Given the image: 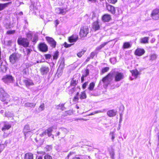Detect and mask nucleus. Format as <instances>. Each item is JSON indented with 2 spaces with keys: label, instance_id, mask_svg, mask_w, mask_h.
I'll return each mask as SVG.
<instances>
[{
  "label": "nucleus",
  "instance_id": "obj_1",
  "mask_svg": "<svg viewBox=\"0 0 159 159\" xmlns=\"http://www.w3.org/2000/svg\"><path fill=\"white\" fill-rule=\"evenodd\" d=\"M113 77L112 73L109 72L102 78L101 81L103 84L104 87L107 88L108 85L111 84L112 80Z\"/></svg>",
  "mask_w": 159,
  "mask_h": 159
},
{
  "label": "nucleus",
  "instance_id": "obj_2",
  "mask_svg": "<svg viewBox=\"0 0 159 159\" xmlns=\"http://www.w3.org/2000/svg\"><path fill=\"white\" fill-rule=\"evenodd\" d=\"M0 99L6 103H7L10 100V95L2 88H0Z\"/></svg>",
  "mask_w": 159,
  "mask_h": 159
},
{
  "label": "nucleus",
  "instance_id": "obj_3",
  "mask_svg": "<svg viewBox=\"0 0 159 159\" xmlns=\"http://www.w3.org/2000/svg\"><path fill=\"white\" fill-rule=\"evenodd\" d=\"M89 28L88 26L85 25L81 26L80 28L79 35L81 39L86 37L89 33Z\"/></svg>",
  "mask_w": 159,
  "mask_h": 159
},
{
  "label": "nucleus",
  "instance_id": "obj_4",
  "mask_svg": "<svg viewBox=\"0 0 159 159\" xmlns=\"http://www.w3.org/2000/svg\"><path fill=\"white\" fill-rule=\"evenodd\" d=\"M17 43L19 45L24 47H28L29 46L30 42L29 40L25 38L19 37L17 40Z\"/></svg>",
  "mask_w": 159,
  "mask_h": 159
},
{
  "label": "nucleus",
  "instance_id": "obj_5",
  "mask_svg": "<svg viewBox=\"0 0 159 159\" xmlns=\"http://www.w3.org/2000/svg\"><path fill=\"white\" fill-rule=\"evenodd\" d=\"M2 80L5 83L7 84L13 83L14 80L13 77L9 74H7L3 76Z\"/></svg>",
  "mask_w": 159,
  "mask_h": 159
},
{
  "label": "nucleus",
  "instance_id": "obj_6",
  "mask_svg": "<svg viewBox=\"0 0 159 159\" xmlns=\"http://www.w3.org/2000/svg\"><path fill=\"white\" fill-rule=\"evenodd\" d=\"M38 48L40 51L44 52L48 50V46L44 42L40 43L38 45Z\"/></svg>",
  "mask_w": 159,
  "mask_h": 159
},
{
  "label": "nucleus",
  "instance_id": "obj_7",
  "mask_svg": "<svg viewBox=\"0 0 159 159\" xmlns=\"http://www.w3.org/2000/svg\"><path fill=\"white\" fill-rule=\"evenodd\" d=\"M19 55L17 53H13L11 54L9 57L10 62L12 64H15L19 59Z\"/></svg>",
  "mask_w": 159,
  "mask_h": 159
},
{
  "label": "nucleus",
  "instance_id": "obj_8",
  "mask_svg": "<svg viewBox=\"0 0 159 159\" xmlns=\"http://www.w3.org/2000/svg\"><path fill=\"white\" fill-rule=\"evenodd\" d=\"M45 39L51 47L52 48H55L56 47L57 42L52 38L46 36L45 37Z\"/></svg>",
  "mask_w": 159,
  "mask_h": 159
},
{
  "label": "nucleus",
  "instance_id": "obj_9",
  "mask_svg": "<svg viewBox=\"0 0 159 159\" xmlns=\"http://www.w3.org/2000/svg\"><path fill=\"white\" fill-rule=\"evenodd\" d=\"M151 16L154 20L159 19V9L156 8L153 9L151 14Z\"/></svg>",
  "mask_w": 159,
  "mask_h": 159
},
{
  "label": "nucleus",
  "instance_id": "obj_10",
  "mask_svg": "<svg viewBox=\"0 0 159 159\" xmlns=\"http://www.w3.org/2000/svg\"><path fill=\"white\" fill-rule=\"evenodd\" d=\"M124 78V75L123 73L117 71L114 75V80L115 82H118L123 79Z\"/></svg>",
  "mask_w": 159,
  "mask_h": 159
},
{
  "label": "nucleus",
  "instance_id": "obj_11",
  "mask_svg": "<svg viewBox=\"0 0 159 159\" xmlns=\"http://www.w3.org/2000/svg\"><path fill=\"white\" fill-rule=\"evenodd\" d=\"M78 36L76 34H73L68 38V40L70 43L76 42L78 39Z\"/></svg>",
  "mask_w": 159,
  "mask_h": 159
},
{
  "label": "nucleus",
  "instance_id": "obj_12",
  "mask_svg": "<svg viewBox=\"0 0 159 159\" xmlns=\"http://www.w3.org/2000/svg\"><path fill=\"white\" fill-rule=\"evenodd\" d=\"M145 52V50L143 48H137L134 51V54L136 56L140 57L144 54Z\"/></svg>",
  "mask_w": 159,
  "mask_h": 159
},
{
  "label": "nucleus",
  "instance_id": "obj_13",
  "mask_svg": "<svg viewBox=\"0 0 159 159\" xmlns=\"http://www.w3.org/2000/svg\"><path fill=\"white\" fill-rule=\"evenodd\" d=\"M39 70L42 75H46L49 72V68L48 66H43L40 68Z\"/></svg>",
  "mask_w": 159,
  "mask_h": 159
},
{
  "label": "nucleus",
  "instance_id": "obj_14",
  "mask_svg": "<svg viewBox=\"0 0 159 159\" xmlns=\"http://www.w3.org/2000/svg\"><path fill=\"white\" fill-rule=\"evenodd\" d=\"M106 8L107 11L113 14H115L116 13V8L113 6L109 4H106Z\"/></svg>",
  "mask_w": 159,
  "mask_h": 159
},
{
  "label": "nucleus",
  "instance_id": "obj_15",
  "mask_svg": "<svg viewBox=\"0 0 159 159\" xmlns=\"http://www.w3.org/2000/svg\"><path fill=\"white\" fill-rule=\"evenodd\" d=\"M101 19L103 22H108L111 20V17L110 14H105L102 16Z\"/></svg>",
  "mask_w": 159,
  "mask_h": 159
},
{
  "label": "nucleus",
  "instance_id": "obj_16",
  "mask_svg": "<svg viewBox=\"0 0 159 159\" xmlns=\"http://www.w3.org/2000/svg\"><path fill=\"white\" fill-rule=\"evenodd\" d=\"M117 111L114 109H111L107 112V114L109 117H112L115 116L117 114Z\"/></svg>",
  "mask_w": 159,
  "mask_h": 159
},
{
  "label": "nucleus",
  "instance_id": "obj_17",
  "mask_svg": "<svg viewBox=\"0 0 159 159\" xmlns=\"http://www.w3.org/2000/svg\"><path fill=\"white\" fill-rule=\"evenodd\" d=\"M92 28L96 31L99 30L100 29V26L99 23V22L96 21L94 22L92 25Z\"/></svg>",
  "mask_w": 159,
  "mask_h": 159
},
{
  "label": "nucleus",
  "instance_id": "obj_18",
  "mask_svg": "<svg viewBox=\"0 0 159 159\" xmlns=\"http://www.w3.org/2000/svg\"><path fill=\"white\" fill-rule=\"evenodd\" d=\"M132 75L134 76L135 78H137L138 76L140 74L139 71L136 69L130 70Z\"/></svg>",
  "mask_w": 159,
  "mask_h": 159
},
{
  "label": "nucleus",
  "instance_id": "obj_19",
  "mask_svg": "<svg viewBox=\"0 0 159 159\" xmlns=\"http://www.w3.org/2000/svg\"><path fill=\"white\" fill-rule=\"evenodd\" d=\"M11 4V2H9L3 3H0V11L3 10L4 8L7 7L9 5Z\"/></svg>",
  "mask_w": 159,
  "mask_h": 159
},
{
  "label": "nucleus",
  "instance_id": "obj_20",
  "mask_svg": "<svg viewBox=\"0 0 159 159\" xmlns=\"http://www.w3.org/2000/svg\"><path fill=\"white\" fill-rule=\"evenodd\" d=\"M24 159H34L33 154L30 152L26 153L24 157Z\"/></svg>",
  "mask_w": 159,
  "mask_h": 159
},
{
  "label": "nucleus",
  "instance_id": "obj_21",
  "mask_svg": "<svg viewBox=\"0 0 159 159\" xmlns=\"http://www.w3.org/2000/svg\"><path fill=\"white\" fill-rule=\"evenodd\" d=\"M23 82L25 84L26 86L28 87L30 85L34 84L32 80H25L23 81Z\"/></svg>",
  "mask_w": 159,
  "mask_h": 159
},
{
  "label": "nucleus",
  "instance_id": "obj_22",
  "mask_svg": "<svg viewBox=\"0 0 159 159\" xmlns=\"http://www.w3.org/2000/svg\"><path fill=\"white\" fill-rule=\"evenodd\" d=\"M30 127L28 125H25L24 128L23 132L25 136H26L28 133L30 132Z\"/></svg>",
  "mask_w": 159,
  "mask_h": 159
},
{
  "label": "nucleus",
  "instance_id": "obj_23",
  "mask_svg": "<svg viewBox=\"0 0 159 159\" xmlns=\"http://www.w3.org/2000/svg\"><path fill=\"white\" fill-rule=\"evenodd\" d=\"M149 37H145L141 38L140 39V42L142 44H146L148 43Z\"/></svg>",
  "mask_w": 159,
  "mask_h": 159
},
{
  "label": "nucleus",
  "instance_id": "obj_24",
  "mask_svg": "<svg viewBox=\"0 0 159 159\" xmlns=\"http://www.w3.org/2000/svg\"><path fill=\"white\" fill-rule=\"evenodd\" d=\"M79 92H77L76 95L72 98V101L74 103H76L79 102Z\"/></svg>",
  "mask_w": 159,
  "mask_h": 159
},
{
  "label": "nucleus",
  "instance_id": "obj_25",
  "mask_svg": "<svg viewBox=\"0 0 159 159\" xmlns=\"http://www.w3.org/2000/svg\"><path fill=\"white\" fill-rule=\"evenodd\" d=\"M11 127V125L10 124L8 123L5 124L4 125L1 129L2 131H4L9 129Z\"/></svg>",
  "mask_w": 159,
  "mask_h": 159
},
{
  "label": "nucleus",
  "instance_id": "obj_26",
  "mask_svg": "<svg viewBox=\"0 0 159 159\" xmlns=\"http://www.w3.org/2000/svg\"><path fill=\"white\" fill-rule=\"evenodd\" d=\"M53 130V127H50L48 128L45 130L46 131V134H47L48 137H50L52 135V132Z\"/></svg>",
  "mask_w": 159,
  "mask_h": 159
},
{
  "label": "nucleus",
  "instance_id": "obj_27",
  "mask_svg": "<svg viewBox=\"0 0 159 159\" xmlns=\"http://www.w3.org/2000/svg\"><path fill=\"white\" fill-rule=\"evenodd\" d=\"M131 47V44L129 42H125L123 43L122 48L123 49H127Z\"/></svg>",
  "mask_w": 159,
  "mask_h": 159
},
{
  "label": "nucleus",
  "instance_id": "obj_28",
  "mask_svg": "<svg viewBox=\"0 0 159 159\" xmlns=\"http://www.w3.org/2000/svg\"><path fill=\"white\" fill-rule=\"evenodd\" d=\"M78 83V80H75L74 78L71 79L70 85L71 86H75Z\"/></svg>",
  "mask_w": 159,
  "mask_h": 159
},
{
  "label": "nucleus",
  "instance_id": "obj_29",
  "mask_svg": "<svg viewBox=\"0 0 159 159\" xmlns=\"http://www.w3.org/2000/svg\"><path fill=\"white\" fill-rule=\"evenodd\" d=\"M80 98L82 100L86 98L87 95L85 91H84L81 92L80 95Z\"/></svg>",
  "mask_w": 159,
  "mask_h": 159
},
{
  "label": "nucleus",
  "instance_id": "obj_30",
  "mask_svg": "<svg viewBox=\"0 0 159 159\" xmlns=\"http://www.w3.org/2000/svg\"><path fill=\"white\" fill-rule=\"evenodd\" d=\"M110 68L108 67H106L102 69L100 71V74L102 75L107 72L109 70Z\"/></svg>",
  "mask_w": 159,
  "mask_h": 159
},
{
  "label": "nucleus",
  "instance_id": "obj_31",
  "mask_svg": "<svg viewBox=\"0 0 159 159\" xmlns=\"http://www.w3.org/2000/svg\"><path fill=\"white\" fill-rule=\"evenodd\" d=\"M59 56V52L58 51H56L54 52L53 55V60H57Z\"/></svg>",
  "mask_w": 159,
  "mask_h": 159
},
{
  "label": "nucleus",
  "instance_id": "obj_32",
  "mask_svg": "<svg viewBox=\"0 0 159 159\" xmlns=\"http://www.w3.org/2000/svg\"><path fill=\"white\" fill-rule=\"evenodd\" d=\"M86 51V49H83L81 51L77 53V55L80 58L84 54Z\"/></svg>",
  "mask_w": 159,
  "mask_h": 159
},
{
  "label": "nucleus",
  "instance_id": "obj_33",
  "mask_svg": "<svg viewBox=\"0 0 159 159\" xmlns=\"http://www.w3.org/2000/svg\"><path fill=\"white\" fill-rule=\"evenodd\" d=\"M107 43V42H105V43L102 44L99 46L97 47L96 48L95 50L97 51H99L102 48H103Z\"/></svg>",
  "mask_w": 159,
  "mask_h": 159
},
{
  "label": "nucleus",
  "instance_id": "obj_34",
  "mask_svg": "<svg viewBox=\"0 0 159 159\" xmlns=\"http://www.w3.org/2000/svg\"><path fill=\"white\" fill-rule=\"evenodd\" d=\"M95 85V84L94 82H92L90 83L88 88L89 90L90 91L93 90Z\"/></svg>",
  "mask_w": 159,
  "mask_h": 159
},
{
  "label": "nucleus",
  "instance_id": "obj_35",
  "mask_svg": "<svg viewBox=\"0 0 159 159\" xmlns=\"http://www.w3.org/2000/svg\"><path fill=\"white\" fill-rule=\"evenodd\" d=\"M58 9L59 11V12L58 13L59 14L64 15L67 11V10H66V8L63 9L59 8Z\"/></svg>",
  "mask_w": 159,
  "mask_h": 159
},
{
  "label": "nucleus",
  "instance_id": "obj_36",
  "mask_svg": "<svg viewBox=\"0 0 159 159\" xmlns=\"http://www.w3.org/2000/svg\"><path fill=\"white\" fill-rule=\"evenodd\" d=\"M35 104L32 103L27 102L25 104V106L26 107H34Z\"/></svg>",
  "mask_w": 159,
  "mask_h": 159
},
{
  "label": "nucleus",
  "instance_id": "obj_37",
  "mask_svg": "<svg viewBox=\"0 0 159 159\" xmlns=\"http://www.w3.org/2000/svg\"><path fill=\"white\" fill-rule=\"evenodd\" d=\"M59 62H60V66H64L65 65V60L63 57H61Z\"/></svg>",
  "mask_w": 159,
  "mask_h": 159
},
{
  "label": "nucleus",
  "instance_id": "obj_38",
  "mask_svg": "<svg viewBox=\"0 0 159 159\" xmlns=\"http://www.w3.org/2000/svg\"><path fill=\"white\" fill-rule=\"evenodd\" d=\"M73 44H68L67 42H65L63 44V46L66 48H68L70 47L72 45H73Z\"/></svg>",
  "mask_w": 159,
  "mask_h": 159
},
{
  "label": "nucleus",
  "instance_id": "obj_39",
  "mask_svg": "<svg viewBox=\"0 0 159 159\" xmlns=\"http://www.w3.org/2000/svg\"><path fill=\"white\" fill-rule=\"evenodd\" d=\"M72 113V111L70 110L66 111H65V116H67L68 115H70Z\"/></svg>",
  "mask_w": 159,
  "mask_h": 159
},
{
  "label": "nucleus",
  "instance_id": "obj_40",
  "mask_svg": "<svg viewBox=\"0 0 159 159\" xmlns=\"http://www.w3.org/2000/svg\"><path fill=\"white\" fill-rule=\"evenodd\" d=\"M0 68L1 69V71L2 72H5L7 70V68L6 66H1Z\"/></svg>",
  "mask_w": 159,
  "mask_h": 159
},
{
  "label": "nucleus",
  "instance_id": "obj_41",
  "mask_svg": "<svg viewBox=\"0 0 159 159\" xmlns=\"http://www.w3.org/2000/svg\"><path fill=\"white\" fill-rule=\"evenodd\" d=\"M44 159H52L51 156L48 154H46L44 157Z\"/></svg>",
  "mask_w": 159,
  "mask_h": 159
},
{
  "label": "nucleus",
  "instance_id": "obj_42",
  "mask_svg": "<svg viewBox=\"0 0 159 159\" xmlns=\"http://www.w3.org/2000/svg\"><path fill=\"white\" fill-rule=\"evenodd\" d=\"M15 33V30H8L7 31L6 34H13Z\"/></svg>",
  "mask_w": 159,
  "mask_h": 159
},
{
  "label": "nucleus",
  "instance_id": "obj_43",
  "mask_svg": "<svg viewBox=\"0 0 159 159\" xmlns=\"http://www.w3.org/2000/svg\"><path fill=\"white\" fill-rule=\"evenodd\" d=\"M44 57L46 59H50L51 57V55L50 54H45L44 55Z\"/></svg>",
  "mask_w": 159,
  "mask_h": 159
},
{
  "label": "nucleus",
  "instance_id": "obj_44",
  "mask_svg": "<svg viewBox=\"0 0 159 159\" xmlns=\"http://www.w3.org/2000/svg\"><path fill=\"white\" fill-rule=\"evenodd\" d=\"M97 54V53L94 52H92L90 53V57L91 59H93V57H94Z\"/></svg>",
  "mask_w": 159,
  "mask_h": 159
},
{
  "label": "nucleus",
  "instance_id": "obj_45",
  "mask_svg": "<svg viewBox=\"0 0 159 159\" xmlns=\"http://www.w3.org/2000/svg\"><path fill=\"white\" fill-rule=\"evenodd\" d=\"M28 72V69L27 68H25L23 69L22 70V73L23 75H26Z\"/></svg>",
  "mask_w": 159,
  "mask_h": 159
},
{
  "label": "nucleus",
  "instance_id": "obj_46",
  "mask_svg": "<svg viewBox=\"0 0 159 159\" xmlns=\"http://www.w3.org/2000/svg\"><path fill=\"white\" fill-rule=\"evenodd\" d=\"M110 135L111 136V139L112 141H113L115 138L114 132L111 131L110 133Z\"/></svg>",
  "mask_w": 159,
  "mask_h": 159
},
{
  "label": "nucleus",
  "instance_id": "obj_47",
  "mask_svg": "<svg viewBox=\"0 0 159 159\" xmlns=\"http://www.w3.org/2000/svg\"><path fill=\"white\" fill-rule=\"evenodd\" d=\"M101 112V111H99V110L97 111H94V112H93L90 113V114H89L88 115L89 116L92 115H93L95 114L98 113H100Z\"/></svg>",
  "mask_w": 159,
  "mask_h": 159
},
{
  "label": "nucleus",
  "instance_id": "obj_48",
  "mask_svg": "<svg viewBox=\"0 0 159 159\" xmlns=\"http://www.w3.org/2000/svg\"><path fill=\"white\" fill-rule=\"evenodd\" d=\"M88 82L87 81L85 82L82 85V88L83 89H84L86 88L87 85L88 84Z\"/></svg>",
  "mask_w": 159,
  "mask_h": 159
},
{
  "label": "nucleus",
  "instance_id": "obj_49",
  "mask_svg": "<svg viewBox=\"0 0 159 159\" xmlns=\"http://www.w3.org/2000/svg\"><path fill=\"white\" fill-rule=\"evenodd\" d=\"M38 40V37L37 36H34L32 42H36Z\"/></svg>",
  "mask_w": 159,
  "mask_h": 159
},
{
  "label": "nucleus",
  "instance_id": "obj_50",
  "mask_svg": "<svg viewBox=\"0 0 159 159\" xmlns=\"http://www.w3.org/2000/svg\"><path fill=\"white\" fill-rule=\"evenodd\" d=\"M156 56L155 54H152L151 56L150 59L152 60H155L156 58Z\"/></svg>",
  "mask_w": 159,
  "mask_h": 159
},
{
  "label": "nucleus",
  "instance_id": "obj_51",
  "mask_svg": "<svg viewBox=\"0 0 159 159\" xmlns=\"http://www.w3.org/2000/svg\"><path fill=\"white\" fill-rule=\"evenodd\" d=\"M39 108L40 109L41 111L43 110L44 108V103L41 104L39 107Z\"/></svg>",
  "mask_w": 159,
  "mask_h": 159
},
{
  "label": "nucleus",
  "instance_id": "obj_52",
  "mask_svg": "<svg viewBox=\"0 0 159 159\" xmlns=\"http://www.w3.org/2000/svg\"><path fill=\"white\" fill-rule=\"evenodd\" d=\"M26 54L27 55H29L30 52L32 51V50L29 48H26Z\"/></svg>",
  "mask_w": 159,
  "mask_h": 159
},
{
  "label": "nucleus",
  "instance_id": "obj_53",
  "mask_svg": "<svg viewBox=\"0 0 159 159\" xmlns=\"http://www.w3.org/2000/svg\"><path fill=\"white\" fill-rule=\"evenodd\" d=\"M85 74L84 75H83L84 76L86 77L89 74V70L88 69H86L85 70Z\"/></svg>",
  "mask_w": 159,
  "mask_h": 159
},
{
  "label": "nucleus",
  "instance_id": "obj_54",
  "mask_svg": "<svg viewBox=\"0 0 159 159\" xmlns=\"http://www.w3.org/2000/svg\"><path fill=\"white\" fill-rule=\"evenodd\" d=\"M75 87L72 88L69 91L71 94H73L75 91Z\"/></svg>",
  "mask_w": 159,
  "mask_h": 159
},
{
  "label": "nucleus",
  "instance_id": "obj_55",
  "mask_svg": "<svg viewBox=\"0 0 159 159\" xmlns=\"http://www.w3.org/2000/svg\"><path fill=\"white\" fill-rule=\"evenodd\" d=\"M108 1L110 2L113 4H115L117 2V0H107Z\"/></svg>",
  "mask_w": 159,
  "mask_h": 159
},
{
  "label": "nucleus",
  "instance_id": "obj_56",
  "mask_svg": "<svg viewBox=\"0 0 159 159\" xmlns=\"http://www.w3.org/2000/svg\"><path fill=\"white\" fill-rule=\"evenodd\" d=\"M110 155L112 158H114V151H111L110 152Z\"/></svg>",
  "mask_w": 159,
  "mask_h": 159
},
{
  "label": "nucleus",
  "instance_id": "obj_57",
  "mask_svg": "<svg viewBox=\"0 0 159 159\" xmlns=\"http://www.w3.org/2000/svg\"><path fill=\"white\" fill-rule=\"evenodd\" d=\"M86 77L85 76H84L83 75H82L81 78V82L82 83L83 82L84 80V77Z\"/></svg>",
  "mask_w": 159,
  "mask_h": 159
},
{
  "label": "nucleus",
  "instance_id": "obj_58",
  "mask_svg": "<svg viewBox=\"0 0 159 159\" xmlns=\"http://www.w3.org/2000/svg\"><path fill=\"white\" fill-rule=\"evenodd\" d=\"M46 131L45 130V131H43L41 134H40V135L41 137H43L44 135H46Z\"/></svg>",
  "mask_w": 159,
  "mask_h": 159
},
{
  "label": "nucleus",
  "instance_id": "obj_59",
  "mask_svg": "<svg viewBox=\"0 0 159 159\" xmlns=\"http://www.w3.org/2000/svg\"><path fill=\"white\" fill-rule=\"evenodd\" d=\"M55 25L57 26L58 24H59V21L57 20H55Z\"/></svg>",
  "mask_w": 159,
  "mask_h": 159
},
{
  "label": "nucleus",
  "instance_id": "obj_60",
  "mask_svg": "<svg viewBox=\"0 0 159 159\" xmlns=\"http://www.w3.org/2000/svg\"><path fill=\"white\" fill-rule=\"evenodd\" d=\"M90 58H91L90 57H88L87 58V59H86L85 61L86 62H88L90 60Z\"/></svg>",
  "mask_w": 159,
  "mask_h": 159
},
{
  "label": "nucleus",
  "instance_id": "obj_61",
  "mask_svg": "<svg viewBox=\"0 0 159 159\" xmlns=\"http://www.w3.org/2000/svg\"><path fill=\"white\" fill-rule=\"evenodd\" d=\"M72 159H81L80 157H73Z\"/></svg>",
  "mask_w": 159,
  "mask_h": 159
},
{
  "label": "nucleus",
  "instance_id": "obj_62",
  "mask_svg": "<svg viewBox=\"0 0 159 159\" xmlns=\"http://www.w3.org/2000/svg\"><path fill=\"white\" fill-rule=\"evenodd\" d=\"M89 1H91L92 2L95 3L96 2L97 0H88Z\"/></svg>",
  "mask_w": 159,
  "mask_h": 159
},
{
  "label": "nucleus",
  "instance_id": "obj_63",
  "mask_svg": "<svg viewBox=\"0 0 159 159\" xmlns=\"http://www.w3.org/2000/svg\"><path fill=\"white\" fill-rule=\"evenodd\" d=\"M37 159H43L42 156H39L37 157Z\"/></svg>",
  "mask_w": 159,
  "mask_h": 159
},
{
  "label": "nucleus",
  "instance_id": "obj_64",
  "mask_svg": "<svg viewBox=\"0 0 159 159\" xmlns=\"http://www.w3.org/2000/svg\"><path fill=\"white\" fill-rule=\"evenodd\" d=\"M64 104H59V106H61V107H64Z\"/></svg>",
  "mask_w": 159,
  "mask_h": 159
}]
</instances>
